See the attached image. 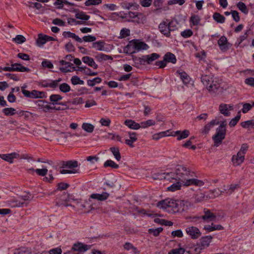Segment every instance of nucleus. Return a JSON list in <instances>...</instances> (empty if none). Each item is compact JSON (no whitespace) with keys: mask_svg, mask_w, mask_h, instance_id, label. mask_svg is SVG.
I'll list each match as a JSON object with an SVG mask.
<instances>
[{"mask_svg":"<svg viewBox=\"0 0 254 254\" xmlns=\"http://www.w3.org/2000/svg\"><path fill=\"white\" fill-rule=\"evenodd\" d=\"M238 9L245 14H247L249 12L248 9L246 5L243 2L240 1L237 4Z\"/></svg>","mask_w":254,"mask_h":254,"instance_id":"37998d69","label":"nucleus"},{"mask_svg":"<svg viewBox=\"0 0 254 254\" xmlns=\"http://www.w3.org/2000/svg\"><path fill=\"white\" fill-rule=\"evenodd\" d=\"M82 42L84 41L85 42H94L96 40V37L94 36L88 35L86 36H84L81 38Z\"/></svg>","mask_w":254,"mask_h":254,"instance_id":"0e129e2a","label":"nucleus"},{"mask_svg":"<svg viewBox=\"0 0 254 254\" xmlns=\"http://www.w3.org/2000/svg\"><path fill=\"white\" fill-rule=\"evenodd\" d=\"M82 128L87 132L91 133L94 130V127L89 123H83L82 125Z\"/></svg>","mask_w":254,"mask_h":254,"instance_id":"09e8293b","label":"nucleus"},{"mask_svg":"<svg viewBox=\"0 0 254 254\" xmlns=\"http://www.w3.org/2000/svg\"><path fill=\"white\" fill-rule=\"evenodd\" d=\"M32 98H46V93L36 90L32 91Z\"/></svg>","mask_w":254,"mask_h":254,"instance_id":"2f4dec72","label":"nucleus"},{"mask_svg":"<svg viewBox=\"0 0 254 254\" xmlns=\"http://www.w3.org/2000/svg\"><path fill=\"white\" fill-rule=\"evenodd\" d=\"M241 126L243 128H248L250 126H252V127H253L254 128V120H251L242 122L241 123Z\"/></svg>","mask_w":254,"mask_h":254,"instance_id":"e2e57ef3","label":"nucleus"},{"mask_svg":"<svg viewBox=\"0 0 254 254\" xmlns=\"http://www.w3.org/2000/svg\"><path fill=\"white\" fill-rule=\"evenodd\" d=\"M47 102L45 100H40L38 103V106L43 109L44 112H47L50 109H55V107H51L47 104Z\"/></svg>","mask_w":254,"mask_h":254,"instance_id":"c756f323","label":"nucleus"},{"mask_svg":"<svg viewBox=\"0 0 254 254\" xmlns=\"http://www.w3.org/2000/svg\"><path fill=\"white\" fill-rule=\"evenodd\" d=\"M105 43L103 40H100L92 43L91 47L99 51H105Z\"/></svg>","mask_w":254,"mask_h":254,"instance_id":"5701e85b","label":"nucleus"},{"mask_svg":"<svg viewBox=\"0 0 254 254\" xmlns=\"http://www.w3.org/2000/svg\"><path fill=\"white\" fill-rule=\"evenodd\" d=\"M63 35L64 38H71L74 39L75 41L81 43L82 40L81 38L76 35L75 33H72L70 31H64L63 33Z\"/></svg>","mask_w":254,"mask_h":254,"instance_id":"4be33fe9","label":"nucleus"},{"mask_svg":"<svg viewBox=\"0 0 254 254\" xmlns=\"http://www.w3.org/2000/svg\"><path fill=\"white\" fill-rule=\"evenodd\" d=\"M96 58L99 62L112 59L111 56L104 54L103 53H99L96 56Z\"/></svg>","mask_w":254,"mask_h":254,"instance_id":"603ef678","label":"nucleus"},{"mask_svg":"<svg viewBox=\"0 0 254 254\" xmlns=\"http://www.w3.org/2000/svg\"><path fill=\"white\" fill-rule=\"evenodd\" d=\"M245 157L241 155H239L238 152L237 155H234L232 157V161L234 165L239 166L241 165L244 161Z\"/></svg>","mask_w":254,"mask_h":254,"instance_id":"b1692460","label":"nucleus"},{"mask_svg":"<svg viewBox=\"0 0 254 254\" xmlns=\"http://www.w3.org/2000/svg\"><path fill=\"white\" fill-rule=\"evenodd\" d=\"M128 16L131 19H128V21H131L139 23L142 21L143 14L137 12L128 11Z\"/></svg>","mask_w":254,"mask_h":254,"instance_id":"9b49d317","label":"nucleus"},{"mask_svg":"<svg viewBox=\"0 0 254 254\" xmlns=\"http://www.w3.org/2000/svg\"><path fill=\"white\" fill-rule=\"evenodd\" d=\"M13 41L18 44H20L26 41V38L22 35H17L13 39Z\"/></svg>","mask_w":254,"mask_h":254,"instance_id":"052dcab7","label":"nucleus"},{"mask_svg":"<svg viewBox=\"0 0 254 254\" xmlns=\"http://www.w3.org/2000/svg\"><path fill=\"white\" fill-rule=\"evenodd\" d=\"M19 197L23 200L22 201L25 202L31 200L33 196L30 192L27 191L24 192V193L20 195Z\"/></svg>","mask_w":254,"mask_h":254,"instance_id":"58836bf2","label":"nucleus"},{"mask_svg":"<svg viewBox=\"0 0 254 254\" xmlns=\"http://www.w3.org/2000/svg\"><path fill=\"white\" fill-rule=\"evenodd\" d=\"M131 46L137 51L146 50L149 48V46L144 42H140L136 39L132 40L128 44V54H132L135 52L130 51V48Z\"/></svg>","mask_w":254,"mask_h":254,"instance_id":"423d86ee","label":"nucleus"},{"mask_svg":"<svg viewBox=\"0 0 254 254\" xmlns=\"http://www.w3.org/2000/svg\"><path fill=\"white\" fill-rule=\"evenodd\" d=\"M154 222L156 223L167 226H171L173 225V223L172 221L160 218H155Z\"/></svg>","mask_w":254,"mask_h":254,"instance_id":"c9c22d12","label":"nucleus"},{"mask_svg":"<svg viewBox=\"0 0 254 254\" xmlns=\"http://www.w3.org/2000/svg\"><path fill=\"white\" fill-rule=\"evenodd\" d=\"M170 175V179L184 183V186L193 185L197 187L203 186L204 183L197 179H190V177L195 176V173L191 171L190 169L184 165H177L176 166L174 173Z\"/></svg>","mask_w":254,"mask_h":254,"instance_id":"f257e3e1","label":"nucleus"},{"mask_svg":"<svg viewBox=\"0 0 254 254\" xmlns=\"http://www.w3.org/2000/svg\"><path fill=\"white\" fill-rule=\"evenodd\" d=\"M110 150L115 157L116 159L118 161H120L121 159V156L119 148L115 147H112L110 148Z\"/></svg>","mask_w":254,"mask_h":254,"instance_id":"ea45409f","label":"nucleus"},{"mask_svg":"<svg viewBox=\"0 0 254 254\" xmlns=\"http://www.w3.org/2000/svg\"><path fill=\"white\" fill-rule=\"evenodd\" d=\"M248 145L247 143H243L242 144L240 151L238 152V154L239 155H241L242 156L245 157V155L248 149Z\"/></svg>","mask_w":254,"mask_h":254,"instance_id":"774afa93","label":"nucleus"},{"mask_svg":"<svg viewBox=\"0 0 254 254\" xmlns=\"http://www.w3.org/2000/svg\"><path fill=\"white\" fill-rule=\"evenodd\" d=\"M104 167H110L112 168L117 169L119 168V165L116 164L114 161L112 160H107L104 164Z\"/></svg>","mask_w":254,"mask_h":254,"instance_id":"5fc2aeb1","label":"nucleus"},{"mask_svg":"<svg viewBox=\"0 0 254 254\" xmlns=\"http://www.w3.org/2000/svg\"><path fill=\"white\" fill-rule=\"evenodd\" d=\"M75 17L76 19L85 21L88 20L90 18V16L88 15H86L85 12L83 11L76 13L75 15Z\"/></svg>","mask_w":254,"mask_h":254,"instance_id":"de8ad7c7","label":"nucleus"},{"mask_svg":"<svg viewBox=\"0 0 254 254\" xmlns=\"http://www.w3.org/2000/svg\"><path fill=\"white\" fill-rule=\"evenodd\" d=\"M169 131V130H168L165 131L159 132L158 133H155L152 136V138L154 140H157L162 137L169 136V135L167 134Z\"/></svg>","mask_w":254,"mask_h":254,"instance_id":"3c124183","label":"nucleus"},{"mask_svg":"<svg viewBox=\"0 0 254 254\" xmlns=\"http://www.w3.org/2000/svg\"><path fill=\"white\" fill-rule=\"evenodd\" d=\"M18 156V154L13 152L10 154H0V158L10 163H12L13 162V159L17 158Z\"/></svg>","mask_w":254,"mask_h":254,"instance_id":"a211bd4d","label":"nucleus"},{"mask_svg":"<svg viewBox=\"0 0 254 254\" xmlns=\"http://www.w3.org/2000/svg\"><path fill=\"white\" fill-rule=\"evenodd\" d=\"M204 214L202 215L203 223H208L210 221H215L216 218V215L211 212L210 210L207 209H204Z\"/></svg>","mask_w":254,"mask_h":254,"instance_id":"f8f14e48","label":"nucleus"},{"mask_svg":"<svg viewBox=\"0 0 254 254\" xmlns=\"http://www.w3.org/2000/svg\"><path fill=\"white\" fill-rule=\"evenodd\" d=\"M200 21V17L197 15H192L190 17V22L194 25L197 26Z\"/></svg>","mask_w":254,"mask_h":254,"instance_id":"bf43d9fd","label":"nucleus"},{"mask_svg":"<svg viewBox=\"0 0 254 254\" xmlns=\"http://www.w3.org/2000/svg\"><path fill=\"white\" fill-rule=\"evenodd\" d=\"M139 251L131 244L128 243V254H139Z\"/></svg>","mask_w":254,"mask_h":254,"instance_id":"680f3d73","label":"nucleus"},{"mask_svg":"<svg viewBox=\"0 0 254 254\" xmlns=\"http://www.w3.org/2000/svg\"><path fill=\"white\" fill-rule=\"evenodd\" d=\"M170 175H172V173H167L166 174H154L152 175V178L154 180H162L163 179L170 180Z\"/></svg>","mask_w":254,"mask_h":254,"instance_id":"72a5a7b5","label":"nucleus"},{"mask_svg":"<svg viewBox=\"0 0 254 254\" xmlns=\"http://www.w3.org/2000/svg\"><path fill=\"white\" fill-rule=\"evenodd\" d=\"M2 112L5 116H13L16 114V110L13 108H6L3 109Z\"/></svg>","mask_w":254,"mask_h":254,"instance_id":"864d4df0","label":"nucleus"},{"mask_svg":"<svg viewBox=\"0 0 254 254\" xmlns=\"http://www.w3.org/2000/svg\"><path fill=\"white\" fill-rule=\"evenodd\" d=\"M8 206L11 207H23L27 206L28 203L26 202L21 201L17 199L13 198L7 201Z\"/></svg>","mask_w":254,"mask_h":254,"instance_id":"4468645a","label":"nucleus"},{"mask_svg":"<svg viewBox=\"0 0 254 254\" xmlns=\"http://www.w3.org/2000/svg\"><path fill=\"white\" fill-rule=\"evenodd\" d=\"M176 73H178L185 84H187L190 83V76L184 71L182 70H177Z\"/></svg>","mask_w":254,"mask_h":254,"instance_id":"6ab92c4d","label":"nucleus"},{"mask_svg":"<svg viewBox=\"0 0 254 254\" xmlns=\"http://www.w3.org/2000/svg\"><path fill=\"white\" fill-rule=\"evenodd\" d=\"M203 229L206 230L207 232H212L214 230H221L224 229L223 227L221 225H214L213 223L211 224V225H205Z\"/></svg>","mask_w":254,"mask_h":254,"instance_id":"c85d7f7f","label":"nucleus"},{"mask_svg":"<svg viewBox=\"0 0 254 254\" xmlns=\"http://www.w3.org/2000/svg\"><path fill=\"white\" fill-rule=\"evenodd\" d=\"M102 81L101 78L97 77L92 80H88L87 84L90 86H94L96 83H99Z\"/></svg>","mask_w":254,"mask_h":254,"instance_id":"338daca9","label":"nucleus"},{"mask_svg":"<svg viewBox=\"0 0 254 254\" xmlns=\"http://www.w3.org/2000/svg\"><path fill=\"white\" fill-rule=\"evenodd\" d=\"M164 60L166 63H171L172 64H176L177 62V59L174 54L171 52H167L164 56Z\"/></svg>","mask_w":254,"mask_h":254,"instance_id":"393cba45","label":"nucleus"},{"mask_svg":"<svg viewBox=\"0 0 254 254\" xmlns=\"http://www.w3.org/2000/svg\"><path fill=\"white\" fill-rule=\"evenodd\" d=\"M32 250L31 249L26 247H20L15 249L13 254H31Z\"/></svg>","mask_w":254,"mask_h":254,"instance_id":"7c9ffc66","label":"nucleus"},{"mask_svg":"<svg viewBox=\"0 0 254 254\" xmlns=\"http://www.w3.org/2000/svg\"><path fill=\"white\" fill-rule=\"evenodd\" d=\"M91 248V245H86L81 242H77L73 245L72 248L73 251H75L77 253L82 254L83 253L86 252L90 250Z\"/></svg>","mask_w":254,"mask_h":254,"instance_id":"6e6552de","label":"nucleus"},{"mask_svg":"<svg viewBox=\"0 0 254 254\" xmlns=\"http://www.w3.org/2000/svg\"><path fill=\"white\" fill-rule=\"evenodd\" d=\"M157 206L164 209H168V211L173 213L182 212L185 210L183 202L169 198L159 201Z\"/></svg>","mask_w":254,"mask_h":254,"instance_id":"f03ea898","label":"nucleus"},{"mask_svg":"<svg viewBox=\"0 0 254 254\" xmlns=\"http://www.w3.org/2000/svg\"><path fill=\"white\" fill-rule=\"evenodd\" d=\"M128 127L133 129H138L141 127V125L134 121L128 120Z\"/></svg>","mask_w":254,"mask_h":254,"instance_id":"c03bdc74","label":"nucleus"},{"mask_svg":"<svg viewBox=\"0 0 254 254\" xmlns=\"http://www.w3.org/2000/svg\"><path fill=\"white\" fill-rule=\"evenodd\" d=\"M220 194L219 190H210L207 193V198H213L218 196Z\"/></svg>","mask_w":254,"mask_h":254,"instance_id":"a18cd8bd","label":"nucleus"},{"mask_svg":"<svg viewBox=\"0 0 254 254\" xmlns=\"http://www.w3.org/2000/svg\"><path fill=\"white\" fill-rule=\"evenodd\" d=\"M102 3V0H87L85 2V5L87 6L90 5H96Z\"/></svg>","mask_w":254,"mask_h":254,"instance_id":"69168bd1","label":"nucleus"},{"mask_svg":"<svg viewBox=\"0 0 254 254\" xmlns=\"http://www.w3.org/2000/svg\"><path fill=\"white\" fill-rule=\"evenodd\" d=\"M60 91L63 93H67L70 90V86L66 83H63L59 85Z\"/></svg>","mask_w":254,"mask_h":254,"instance_id":"6e6d98bb","label":"nucleus"},{"mask_svg":"<svg viewBox=\"0 0 254 254\" xmlns=\"http://www.w3.org/2000/svg\"><path fill=\"white\" fill-rule=\"evenodd\" d=\"M82 60L84 63L93 67L94 69H97L98 67V65L94 62V59L91 57L85 56L82 58Z\"/></svg>","mask_w":254,"mask_h":254,"instance_id":"aec40b11","label":"nucleus"},{"mask_svg":"<svg viewBox=\"0 0 254 254\" xmlns=\"http://www.w3.org/2000/svg\"><path fill=\"white\" fill-rule=\"evenodd\" d=\"M163 228L159 227L156 229H149L148 230V232L149 234H153L154 236L157 237L158 236L161 232L163 231Z\"/></svg>","mask_w":254,"mask_h":254,"instance_id":"13d9d810","label":"nucleus"},{"mask_svg":"<svg viewBox=\"0 0 254 254\" xmlns=\"http://www.w3.org/2000/svg\"><path fill=\"white\" fill-rule=\"evenodd\" d=\"M155 124V121L153 120H148L145 122H142L140 123L141 127L146 128L149 127L153 126Z\"/></svg>","mask_w":254,"mask_h":254,"instance_id":"4d7b16f0","label":"nucleus"},{"mask_svg":"<svg viewBox=\"0 0 254 254\" xmlns=\"http://www.w3.org/2000/svg\"><path fill=\"white\" fill-rule=\"evenodd\" d=\"M47 42L44 35L42 34H39L38 35V39L36 40V43L39 47H41L44 44Z\"/></svg>","mask_w":254,"mask_h":254,"instance_id":"49530a36","label":"nucleus"},{"mask_svg":"<svg viewBox=\"0 0 254 254\" xmlns=\"http://www.w3.org/2000/svg\"><path fill=\"white\" fill-rule=\"evenodd\" d=\"M190 134V131L187 129H185L183 131L177 130L173 132L171 135L173 136H177V140H180L187 138Z\"/></svg>","mask_w":254,"mask_h":254,"instance_id":"2eb2a0df","label":"nucleus"},{"mask_svg":"<svg viewBox=\"0 0 254 254\" xmlns=\"http://www.w3.org/2000/svg\"><path fill=\"white\" fill-rule=\"evenodd\" d=\"M78 167V162L75 160L68 161H62L60 163V173L62 174L79 173V169H76Z\"/></svg>","mask_w":254,"mask_h":254,"instance_id":"20e7f679","label":"nucleus"},{"mask_svg":"<svg viewBox=\"0 0 254 254\" xmlns=\"http://www.w3.org/2000/svg\"><path fill=\"white\" fill-rule=\"evenodd\" d=\"M186 232L192 239H197L201 235L199 229L194 226L187 227L186 229Z\"/></svg>","mask_w":254,"mask_h":254,"instance_id":"9d476101","label":"nucleus"},{"mask_svg":"<svg viewBox=\"0 0 254 254\" xmlns=\"http://www.w3.org/2000/svg\"><path fill=\"white\" fill-rule=\"evenodd\" d=\"M201 81L210 92L216 93L220 88L217 81H214L210 75H202Z\"/></svg>","mask_w":254,"mask_h":254,"instance_id":"39448f33","label":"nucleus"},{"mask_svg":"<svg viewBox=\"0 0 254 254\" xmlns=\"http://www.w3.org/2000/svg\"><path fill=\"white\" fill-rule=\"evenodd\" d=\"M212 239L211 236H206L201 237L198 243L200 245V247H201L203 249L207 247L209 245Z\"/></svg>","mask_w":254,"mask_h":254,"instance_id":"f3484780","label":"nucleus"},{"mask_svg":"<svg viewBox=\"0 0 254 254\" xmlns=\"http://www.w3.org/2000/svg\"><path fill=\"white\" fill-rule=\"evenodd\" d=\"M39 85L45 88L50 87L54 89L55 88V85L53 83V80H42L39 82Z\"/></svg>","mask_w":254,"mask_h":254,"instance_id":"f704fd0d","label":"nucleus"},{"mask_svg":"<svg viewBox=\"0 0 254 254\" xmlns=\"http://www.w3.org/2000/svg\"><path fill=\"white\" fill-rule=\"evenodd\" d=\"M219 123V126L216 129L215 134L212 137L214 141V145L216 147H218L221 144L223 140L225 138L226 134V121L224 120Z\"/></svg>","mask_w":254,"mask_h":254,"instance_id":"7ed1b4c3","label":"nucleus"},{"mask_svg":"<svg viewBox=\"0 0 254 254\" xmlns=\"http://www.w3.org/2000/svg\"><path fill=\"white\" fill-rule=\"evenodd\" d=\"M219 121H217L216 120H212L210 122L206 124L203 129L201 131V133L203 134H207L210 129L214 126L217 125L219 124Z\"/></svg>","mask_w":254,"mask_h":254,"instance_id":"412c9836","label":"nucleus"},{"mask_svg":"<svg viewBox=\"0 0 254 254\" xmlns=\"http://www.w3.org/2000/svg\"><path fill=\"white\" fill-rule=\"evenodd\" d=\"M110 194L107 192H103L102 193H92L90 197L94 199H97L98 201H104L109 196Z\"/></svg>","mask_w":254,"mask_h":254,"instance_id":"dca6fc26","label":"nucleus"},{"mask_svg":"<svg viewBox=\"0 0 254 254\" xmlns=\"http://www.w3.org/2000/svg\"><path fill=\"white\" fill-rule=\"evenodd\" d=\"M54 3L55 6H58V8H62L64 7V4L68 6H76V5L73 2H68L67 0H57Z\"/></svg>","mask_w":254,"mask_h":254,"instance_id":"cd10ccee","label":"nucleus"},{"mask_svg":"<svg viewBox=\"0 0 254 254\" xmlns=\"http://www.w3.org/2000/svg\"><path fill=\"white\" fill-rule=\"evenodd\" d=\"M60 64L62 65L65 66V67H60V70L63 72L66 73L67 72L70 71V70L68 68V67L74 68L73 66V64L72 63L66 62L64 60L61 61Z\"/></svg>","mask_w":254,"mask_h":254,"instance_id":"bb28decb","label":"nucleus"},{"mask_svg":"<svg viewBox=\"0 0 254 254\" xmlns=\"http://www.w3.org/2000/svg\"><path fill=\"white\" fill-rule=\"evenodd\" d=\"M240 118H241V113H240V111H239L238 112L237 116L235 118H233L229 122V125L230 126V127H235L237 125V124L238 123L239 121L240 120Z\"/></svg>","mask_w":254,"mask_h":254,"instance_id":"8fccbe9b","label":"nucleus"},{"mask_svg":"<svg viewBox=\"0 0 254 254\" xmlns=\"http://www.w3.org/2000/svg\"><path fill=\"white\" fill-rule=\"evenodd\" d=\"M219 110L221 114L224 116L228 117L230 115V113L228 111V105L226 104H221L219 107Z\"/></svg>","mask_w":254,"mask_h":254,"instance_id":"473e14b6","label":"nucleus"},{"mask_svg":"<svg viewBox=\"0 0 254 254\" xmlns=\"http://www.w3.org/2000/svg\"><path fill=\"white\" fill-rule=\"evenodd\" d=\"M218 45L220 50L222 52H225L228 51L231 47L232 45L228 43L227 38L224 36H221L218 41Z\"/></svg>","mask_w":254,"mask_h":254,"instance_id":"1a4fd4ad","label":"nucleus"},{"mask_svg":"<svg viewBox=\"0 0 254 254\" xmlns=\"http://www.w3.org/2000/svg\"><path fill=\"white\" fill-rule=\"evenodd\" d=\"M11 65L14 66L16 71L18 72H30L31 69L28 67L23 66L21 64L19 63H13L12 61H10Z\"/></svg>","mask_w":254,"mask_h":254,"instance_id":"a878e982","label":"nucleus"},{"mask_svg":"<svg viewBox=\"0 0 254 254\" xmlns=\"http://www.w3.org/2000/svg\"><path fill=\"white\" fill-rule=\"evenodd\" d=\"M63 97L59 94H52L50 97V100L52 102L54 105L59 104V101L61 100Z\"/></svg>","mask_w":254,"mask_h":254,"instance_id":"4c0bfd02","label":"nucleus"},{"mask_svg":"<svg viewBox=\"0 0 254 254\" xmlns=\"http://www.w3.org/2000/svg\"><path fill=\"white\" fill-rule=\"evenodd\" d=\"M158 28L161 34L167 37L171 36L168 23L165 21H162L158 26Z\"/></svg>","mask_w":254,"mask_h":254,"instance_id":"ddd939ff","label":"nucleus"},{"mask_svg":"<svg viewBox=\"0 0 254 254\" xmlns=\"http://www.w3.org/2000/svg\"><path fill=\"white\" fill-rule=\"evenodd\" d=\"M213 19L218 23H223L225 22V18L219 13L215 12L213 15Z\"/></svg>","mask_w":254,"mask_h":254,"instance_id":"e433bc0d","label":"nucleus"},{"mask_svg":"<svg viewBox=\"0 0 254 254\" xmlns=\"http://www.w3.org/2000/svg\"><path fill=\"white\" fill-rule=\"evenodd\" d=\"M160 57V55L156 53H152L150 55L143 56L141 58H138L136 60L140 64H143L147 63L148 64H151V63L158 59Z\"/></svg>","mask_w":254,"mask_h":254,"instance_id":"0eeeda50","label":"nucleus"},{"mask_svg":"<svg viewBox=\"0 0 254 254\" xmlns=\"http://www.w3.org/2000/svg\"><path fill=\"white\" fill-rule=\"evenodd\" d=\"M205 198H207V193H206L199 192L196 193L194 196V200L196 202L203 201Z\"/></svg>","mask_w":254,"mask_h":254,"instance_id":"79ce46f5","label":"nucleus"},{"mask_svg":"<svg viewBox=\"0 0 254 254\" xmlns=\"http://www.w3.org/2000/svg\"><path fill=\"white\" fill-rule=\"evenodd\" d=\"M181 181L177 182L176 183L173 184L171 186L168 187L167 190L169 191H174L181 189L182 184Z\"/></svg>","mask_w":254,"mask_h":254,"instance_id":"a19ab883","label":"nucleus"}]
</instances>
